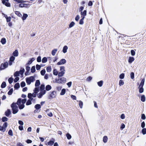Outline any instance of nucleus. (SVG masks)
Returning <instances> with one entry per match:
<instances>
[{"label":"nucleus","mask_w":146,"mask_h":146,"mask_svg":"<svg viewBox=\"0 0 146 146\" xmlns=\"http://www.w3.org/2000/svg\"><path fill=\"white\" fill-rule=\"evenodd\" d=\"M40 85V82L39 80H37L36 81L35 86V87H39V86Z\"/></svg>","instance_id":"19"},{"label":"nucleus","mask_w":146,"mask_h":146,"mask_svg":"<svg viewBox=\"0 0 146 146\" xmlns=\"http://www.w3.org/2000/svg\"><path fill=\"white\" fill-rule=\"evenodd\" d=\"M66 80V79L64 77H62L58 79L59 82H58V84H63L65 83Z\"/></svg>","instance_id":"10"},{"label":"nucleus","mask_w":146,"mask_h":146,"mask_svg":"<svg viewBox=\"0 0 146 146\" xmlns=\"http://www.w3.org/2000/svg\"><path fill=\"white\" fill-rule=\"evenodd\" d=\"M135 60V58L133 57L130 56L129 57L128 62L129 64H131Z\"/></svg>","instance_id":"14"},{"label":"nucleus","mask_w":146,"mask_h":146,"mask_svg":"<svg viewBox=\"0 0 146 146\" xmlns=\"http://www.w3.org/2000/svg\"><path fill=\"white\" fill-rule=\"evenodd\" d=\"M47 72H50L51 71L52 69L51 66H48L46 68Z\"/></svg>","instance_id":"51"},{"label":"nucleus","mask_w":146,"mask_h":146,"mask_svg":"<svg viewBox=\"0 0 146 146\" xmlns=\"http://www.w3.org/2000/svg\"><path fill=\"white\" fill-rule=\"evenodd\" d=\"M15 14L17 15L19 17H22V15L19 11H15Z\"/></svg>","instance_id":"37"},{"label":"nucleus","mask_w":146,"mask_h":146,"mask_svg":"<svg viewBox=\"0 0 146 146\" xmlns=\"http://www.w3.org/2000/svg\"><path fill=\"white\" fill-rule=\"evenodd\" d=\"M81 15L86 16L87 15V10H85L80 12Z\"/></svg>","instance_id":"29"},{"label":"nucleus","mask_w":146,"mask_h":146,"mask_svg":"<svg viewBox=\"0 0 146 146\" xmlns=\"http://www.w3.org/2000/svg\"><path fill=\"white\" fill-rule=\"evenodd\" d=\"M141 101L144 102L145 101V97L144 95H142L141 97Z\"/></svg>","instance_id":"34"},{"label":"nucleus","mask_w":146,"mask_h":146,"mask_svg":"<svg viewBox=\"0 0 146 146\" xmlns=\"http://www.w3.org/2000/svg\"><path fill=\"white\" fill-rule=\"evenodd\" d=\"M25 70L24 68H21L19 72L21 76H23V75L24 72H25Z\"/></svg>","instance_id":"16"},{"label":"nucleus","mask_w":146,"mask_h":146,"mask_svg":"<svg viewBox=\"0 0 146 146\" xmlns=\"http://www.w3.org/2000/svg\"><path fill=\"white\" fill-rule=\"evenodd\" d=\"M130 76L131 78L133 79L134 78V73L133 72H132L130 73Z\"/></svg>","instance_id":"55"},{"label":"nucleus","mask_w":146,"mask_h":146,"mask_svg":"<svg viewBox=\"0 0 146 146\" xmlns=\"http://www.w3.org/2000/svg\"><path fill=\"white\" fill-rule=\"evenodd\" d=\"M2 121L3 122H6L8 120V118L5 116L3 117L1 119Z\"/></svg>","instance_id":"30"},{"label":"nucleus","mask_w":146,"mask_h":146,"mask_svg":"<svg viewBox=\"0 0 146 146\" xmlns=\"http://www.w3.org/2000/svg\"><path fill=\"white\" fill-rule=\"evenodd\" d=\"M124 84V82L123 81L121 80H120L119 81V86H121L123 85Z\"/></svg>","instance_id":"57"},{"label":"nucleus","mask_w":146,"mask_h":146,"mask_svg":"<svg viewBox=\"0 0 146 146\" xmlns=\"http://www.w3.org/2000/svg\"><path fill=\"white\" fill-rule=\"evenodd\" d=\"M11 114V111L9 109H7L5 112V115L7 117H9Z\"/></svg>","instance_id":"12"},{"label":"nucleus","mask_w":146,"mask_h":146,"mask_svg":"<svg viewBox=\"0 0 146 146\" xmlns=\"http://www.w3.org/2000/svg\"><path fill=\"white\" fill-rule=\"evenodd\" d=\"M14 79L12 77H11L9 78L8 81L9 84H11L13 81Z\"/></svg>","instance_id":"39"},{"label":"nucleus","mask_w":146,"mask_h":146,"mask_svg":"<svg viewBox=\"0 0 146 146\" xmlns=\"http://www.w3.org/2000/svg\"><path fill=\"white\" fill-rule=\"evenodd\" d=\"M108 139V137L107 136H104L103 137V142L104 143H106L107 142Z\"/></svg>","instance_id":"27"},{"label":"nucleus","mask_w":146,"mask_h":146,"mask_svg":"<svg viewBox=\"0 0 146 146\" xmlns=\"http://www.w3.org/2000/svg\"><path fill=\"white\" fill-rule=\"evenodd\" d=\"M6 86V83L5 82H3L2 83L1 85V87L2 88H5Z\"/></svg>","instance_id":"41"},{"label":"nucleus","mask_w":146,"mask_h":146,"mask_svg":"<svg viewBox=\"0 0 146 146\" xmlns=\"http://www.w3.org/2000/svg\"><path fill=\"white\" fill-rule=\"evenodd\" d=\"M65 73V72L63 71H60V72L58 74V78L62 76Z\"/></svg>","instance_id":"24"},{"label":"nucleus","mask_w":146,"mask_h":146,"mask_svg":"<svg viewBox=\"0 0 146 146\" xmlns=\"http://www.w3.org/2000/svg\"><path fill=\"white\" fill-rule=\"evenodd\" d=\"M28 17V15L26 13H23V16L21 17L22 20L24 21L26 19L27 17Z\"/></svg>","instance_id":"18"},{"label":"nucleus","mask_w":146,"mask_h":146,"mask_svg":"<svg viewBox=\"0 0 146 146\" xmlns=\"http://www.w3.org/2000/svg\"><path fill=\"white\" fill-rule=\"evenodd\" d=\"M125 125L123 123H122L121 124V126L120 127V129L121 130H122L123 129H124L125 128Z\"/></svg>","instance_id":"58"},{"label":"nucleus","mask_w":146,"mask_h":146,"mask_svg":"<svg viewBox=\"0 0 146 146\" xmlns=\"http://www.w3.org/2000/svg\"><path fill=\"white\" fill-rule=\"evenodd\" d=\"M31 72L32 73H34L36 71L35 67V66H32L31 69Z\"/></svg>","instance_id":"32"},{"label":"nucleus","mask_w":146,"mask_h":146,"mask_svg":"<svg viewBox=\"0 0 146 146\" xmlns=\"http://www.w3.org/2000/svg\"><path fill=\"white\" fill-rule=\"evenodd\" d=\"M14 1L19 3H23L26 2V1L22 0H14Z\"/></svg>","instance_id":"42"},{"label":"nucleus","mask_w":146,"mask_h":146,"mask_svg":"<svg viewBox=\"0 0 146 146\" xmlns=\"http://www.w3.org/2000/svg\"><path fill=\"white\" fill-rule=\"evenodd\" d=\"M66 92V90L65 88L62 89L61 91V92L60 94V95H64Z\"/></svg>","instance_id":"33"},{"label":"nucleus","mask_w":146,"mask_h":146,"mask_svg":"<svg viewBox=\"0 0 146 146\" xmlns=\"http://www.w3.org/2000/svg\"><path fill=\"white\" fill-rule=\"evenodd\" d=\"M68 49V47L67 46L65 45L64 46L63 48L62 49L63 52L64 53H66L67 51V50Z\"/></svg>","instance_id":"20"},{"label":"nucleus","mask_w":146,"mask_h":146,"mask_svg":"<svg viewBox=\"0 0 146 146\" xmlns=\"http://www.w3.org/2000/svg\"><path fill=\"white\" fill-rule=\"evenodd\" d=\"M56 96V92L55 91L50 92L48 97V99H51L55 98Z\"/></svg>","instance_id":"3"},{"label":"nucleus","mask_w":146,"mask_h":146,"mask_svg":"<svg viewBox=\"0 0 146 146\" xmlns=\"http://www.w3.org/2000/svg\"><path fill=\"white\" fill-rule=\"evenodd\" d=\"M39 89L40 91L41 90H44L45 89V85L44 84H42L40 87H39Z\"/></svg>","instance_id":"21"},{"label":"nucleus","mask_w":146,"mask_h":146,"mask_svg":"<svg viewBox=\"0 0 146 146\" xmlns=\"http://www.w3.org/2000/svg\"><path fill=\"white\" fill-rule=\"evenodd\" d=\"M141 130V133L142 134L144 135L146 134V128H143Z\"/></svg>","instance_id":"52"},{"label":"nucleus","mask_w":146,"mask_h":146,"mask_svg":"<svg viewBox=\"0 0 146 146\" xmlns=\"http://www.w3.org/2000/svg\"><path fill=\"white\" fill-rule=\"evenodd\" d=\"M34 108L35 109L39 110L41 108V106L40 104H37L35 105Z\"/></svg>","instance_id":"25"},{"label":"nucleus","mask_w":146,"mask_h":146,"mask_svg":"<svg viewBox=\"0 0 146 146\" xmlns=\"http://www.w3.org/2000/svg\"><path fill=\"white\" fill-rule=\"evenodd\" d=\"M36 69L37 70H39L40 69V68H41V66H40V65L37 64L36 65Z\"/></svg>","instance_id":"62"},{"label":"nucleus","mask_w":146,"mask_h":146,"mask_svg":"<svg viewBox=\"0 0 146 146\" xmlns=\"http://www.w3.org/2000/svg\"><path fill=\"white\" fill-rule=\"evenodd\" d=\"M52 89L51 86L49 85H47L46 86L45 89L46 91H48Z\"/></svg>","instance_id":"22"},{"label":"nucleus","mask_w":146,"mask_h":146,"mask_svg":"<svg viewBox=\"0 0 146 146\" xmlns=\"http://www.w3.org/2000/svg\"><path fill=\"white\" fill-rule=\"evenodd\" d=\"M8 134L10 136H13V132L12 130L11 129H9V130L8 132Z\"/></svg>","instance_id":"56"},{"label":"nucleus","mask_w":146,"mask_h":146,"mask_svg":"<svg viewBox=\"0 0 146 146\" xmlns=\"http://www.w3.org/2000/svg\"><path fill=\"white\" fill-rule=\"evenodd\" d=\"M2 3L7 7H10L11 4L9 2V0H1Z\"/></svg>","instance_id":"5"},{"label":"nucleus","mask_w":146,"mask_h":146,"mask_svg":"<svg viewBox=\"0 0 146 146\" xmlns=\"http://www.w3.org/2000/svg\"><path fill=\"white\" fill-rule=\"evenodd\" d=\"M35 76L36 75L35 74L34 76H31L26 78V81L27 85H30L31 82H33L35 80Z\"/></svg>","instance_id":"2"},{"label":"nucleus","mask_w":146,"mask_h":146,"mask_svg":"<svg viewBox=\"0 0 146 146\" xmlns=\"http://www.w3.org/2000/svg\"><path fill=\"white\" fill-rule=\"evenodd\" d=\"M66 62V61L65 59L62 58L61 59L59 62L57 63V64L58 65L64 64H65Z\"/></svg>","instance_id":"8"},{"label":"nucleus","mask_w":146,"mask_h":146,"mask_svg":"<svg viewBox=\"0 0 146 146\" xmlns=\"http://www.w3.org/2000/svg\"><path fill=\"white\" fill-rule=\"evenodd\" d=\"M57 51V49H53L51 52L53 56H54L56 54V53Z\"/></svg>","instance_id":"45"},{"label":"nucleus","mask_w":146,"mask_h":146,"mask_svg":"<svg viewBox=\"0 0 146 146\" xmlns=\"http://www.w3.org/2000/svg\"><path fill=\"white\" fill-rule=\"evenodd\" d=\"M35 58L34 57L30 58L28 61V62L26 64V65L27 66L31 64L35 60Z\"/></svg>","instance_id":"13"},{"label":"nucleus","mask_w":146,"mask_h":146,"mask_svg":"<svg viewBox=\"0 0 146 146\" xmlns=\"http://www.w3.org/2000/svg\"><path fill=\"white\" fill-rule=\"evenodd\" d=\"M11 107L12 108V112L13 114H15L18 112L19 111L18 107L16 103L13 102L11 105Z\"/></svg>","instance_id":"1"},{"label":"nucleus","mask_w":146,"mask_h":146,"mask_svg":"<svg viewBox=\"0 0 146 146\" xmlns=\"http://www.w3.org/2000/svg\"><path fill=\"white\" fill-rule=\"evenodd\" d=\"M138 88L139 89V92L140 93H142L143 92L144 88L143 87L139 86Z\"/></svg>","instance_id":"28"},{"label":"nucleus","mask_w":146,"mask_h":146,"mask_svg":"<svg viewBox=\"0 0 146 146\" xmlns=\"http://www.w3.org/2000/svg\"><path fill=\"white\" fill-rule=\"evenodd\" d=\"M55 141V139L53 138H52L49 141L47 142V145L49 146H52Z\"/></svg>","instance_id":"11"},{"label":"nucleus","mask_w":146,"mask_h":146,"mask_svg":"<svg viewBox=\"0 0 146 146\" xmlns=\"http://www.w3.org/2000/svg\"><path fill=\"white\" fill-rule=\"evenodd\" d=\"M60 71L64 72L65 71V67L64 66H61L60 67Z\"/></svg>","instance_id":"59"},{"label":"nucleus","mask_w":146,"mask_h":146,"mask_svg":"<svg viewBox=\"0 0 146 146\" xmlns=\"http://www.w3.org/2000/svg\"><path fill=\"white\" fill-rule=\"evenodd\" d=\"M39 90H40L39 89V87H35L33 90V92L36 94H38V93L39 92Z\"/></svg>","instance_id":"31"},{"label":"nucleus","mask_w":146,"mask_h":146,"mask_svg":"<svg viewBox=\"0 0 146 146\" xmlns=\"http://www.w3.org/2000/svg\"><path fill=\"white\" fill-rule=\"evenodd\" d=\"M15 59V57L14 56H12L10 57L8 61L9 66H11L13 62L14 61Z\"/></svg>","instance_id":"7"},{"label":"nucleus","mask_w":146,"mask_h":146,"mask_svg":"<svg viewBox=\"0 0 146 146\" xmlns=\"http://www.w3.org/2000/svg\"><path fill=\"white\" fill-rule=\"evenodd\" d=\"M0 42L2 44H4L6 42V39L5 38H3L1 39Z\"/></svg>","instance_id":"26"},{"label":"nucleus","mask_w":146,"mask_h":146,"mask_svg":"<svg viewBox=\"0 0 146 146\" xmlns=\"http://www.w3.org/2000/svg\"><path fill=\"white\" fill-rule=\"evenodd\" d=\"M66 135L67 139L68 140L72 138L71 135L69 133H67Z\"/></svg>","instance_id":"48"},{"label":"nucleus","mask_w":146,"mask_h":146,"mask_svg":"<svg viewBox=\"0 0 146 146\" xmlns=\"http://www.w3.org/2000/svg\"><path fill=\"white\" fill-rule=\"evenodd\" d=\"M46 90H41L39 93L37 95L38 97L39 98H41L46 93Z\"/></svg>","instance_id":"6"},{"label":"nucleus","mask_w":146,"mask_h":146,"mask_svg":"<svg viewBox=\"0 0 146 146\" xmlns=\"http://www.w3.org/2000/svg\"><path fill=\"white\" fill-rule=\"evenodd\" d=\"M3 127H4V128L5 129H6V128L8 126V123L7 122H5L3 124Z\"/></svg>","instance_id":"63"},{"label":"nucleus","mask_w":146,"mask_h":146,"mask_svg":"<svg viewBox=\"0 0 146 146\" xmlns=\"http://www.w3.org/2000/svg\"><path fill=\"white\" fill-rule=\"evenodd\" d=\"M131 54L132 56H134L135 55V52L133 50H131Z\"/></svg>","instance_id":"64"},{"label":"nucleus","mask_w":146,"mask_h":146,"mask_svg":"<svg viewBox=\"0 0 146 146\" xmlns=\"http://www.w3.org/2000/svg\"><path fill=\"white\" fill-rule=\"evenodd\" d=\"M8 63L7 62H6L4 63L1 64L0 66V71L3 70L7 67Z\"/></svg>","instance_id":"4"},{"label":"nucleus","mask_w":146,"mask_h":146,"mask_svg":"<svg viewBox=\"0 0 146 146\" xmlns=\"http://www.w3.org/2000/svg\"><path fill=\"white\" fill-rule=\"evenodd\" d=\"M20 73L18 71L15 72L14 74V76L15 77H18L20 75Z\"/></svg>","instance_id":"38"},{"label":"nucleus","mask_w":146,"mask_h":146,"mask_svg":"<svg viewBox=\"0 0 146 146\" xmlns=\"http://www.w3.org/2000/svg\"><path fill=\"white\" fill-rule=\"evenodd\" d=\"M103 83V81L101 80L97 82V84L99 87H101L102 86Z\"/></svg>","instance_id":"36"},{"label":"nucleus","mask_w":146,"mask_h":146,"mask_svg":"<svg viewBox=\"0 0 146 146\" xmlns=\"http://www.w3.org/2000/svg\"><path fill=\"white\" fill-rule=\"evenodd\" d=\"M20 84L19 83H16L14 86L15 90H18L20 88Z\"/></svg>","instance_id":"17"},{"label":"nucleus","mask_w":146,"mask_h":146,"mask_svg":"<svg viewBox=\"0 0 146 146\" xmlns=\"http://www.w3.org/2000/svg\"><path fill=\"white\" fill-rule=\"evenodd\" d=\"M75 24L74 21L71 22L69 25V28H70L72 27Z\"/></svg>","instance_id":"46"},{"label":"nucleus","mask_w":146,"mask_h":146,"mask_svg":"<svg viewBox=\"0 0 146 146\" xmlns=\"http://www.w3.org/2000/svg\"><path fill=\"white\" fill-rule=\"evenodd\" d=\"M47 61V58L46 57H44L42 59V62L43 63H45Z\"/></svg>","instance_id":"43"},{"label":"nucleus","mask_w":146,"mask_h":146,"mask_svg":"<svg viewBox=\"0 0 146 146\" xmlns=\"http://www.w3.org/2000/svg\"><path fill=\"white\" fill-rule=\"evenodd\" d=\"M21 98H19L18 99L17 102L16 103V105H19L20 104H21Z\"/></svg>","instance_id":"35"},{"label":"nucleus","mask_w":146,"mask_h":146,"mask_svg":"<svg viewBox=\"0 0 146 146\" xmlns=\"http://www.w3.org/2000/svg\"><path fill=\"white\" fill-rule=\"evenodd\" d=\"M19 108L20 110H22L25 107V106L24 104H21L19 105H18Z\"/></svg>","instance_id":"44"},{"label":"nucleus","mask_w":146,"mask_h":146,"mask_svg":"<svg viewBox=\"0 0 146 146\" xmlns=\"http://www.w3.org/2000/svg\"><path fill=\"white\" fill-rule=\"evenodd\" d=\"M32 104V102L30 101L29 100H28L27 101H26V105L27 106H29V105H30L31 104Z\"/></svg>","instance_id":"54"},{"label":"nucleus","mask_w":146,"mask_h":146,"mask_svg":"<svg viewBox=\"0 0 146 146\" xmlns=\"http://www.w3.org/2000/svg\"><path fill=\"white\" fill-rule=\"evenodd\" d=\"M6 130V129H5L3 127V126H2L1 125H0V131H2L3 132H4Z\"/></svg>","instance_id":"60"},{"label":"nucleus","mask_w":146,"mask_h":146,"mask_svg":"<svg viewBox=\"0 0 146 146\" xmlns=\"http://www.w3.org/2000/svg\"><path fill=\"white\" fill-rule=\"evenodd\" d=\"M13 88H11L9 91L8 92V94L9 95H12L13 93Z\"/></svg>","instance_id":"47"},{"label":"nucleus","mask_w":146,"mask_h":146,"mask_svg":"<svg viewBox=\"0 0 146 146\" xmlns=\"http://www.w3.org/2000/svg\"><path fill=\"white\" fill-rule=\"evenodd\" d=\"M79 104L80 107L81 108H82V106H83V103L81 101H79Z\"/></svg>","instance_id":"61"},{"label":"nucleus","mask_w":146,"mask_h":146,"mask_svg":"<svg viewBox=\"0 0 146 146\" xmlns=\"http://www.w3.org/2000/svg\"><path fill=\"white\" fill-rule=\"evenodd\" d=\"M145 80V79L144 78H143L142 79L141 82L139 86H140L141 87H143V86L144 84Z\"/></svg>","instance_id":"23"},{"label":"nucleus","mask_w":146,"mask_h":146,"mask_svg":"<svg viewBox=\"0 0 146 146\" xmlns=\"http://www.w3.org/2000/svg\"><path fill=\"white\" fill-rule=\"evenodd\" d=\"M20 85L21 87L23 88L25 86L26 83L24 81H23L21 83Z\"/></svg>","instance_id":"50"},{"label":"nucleus","mask_w":146,"mask_h":146,"mask_svg":"<svg viewBox=\"0 0 146 146\" xmlns=\"http://www.w3.org/2000/svg\"><path fill=\"white\" fill-rule=\"evenodd\" d=\"M53 74L54 75L57 76L58 74V72L57 71V70L54 68L53 70Z\"/></svg>","instance_id":"40"},{"label":"nucleus","mask_w":146,"mask_h":146,"mask_svg":"<svg viewBox=\"0 0 146 146\" xmlns=\"http://www.w3.org/2000/svg\"><path fill=\"white\" fill-rule=\"evenodd\" d=\"M30 5L29 3L26 4L24 3H21L19 5V7L23 8V7H29Z\"/></svg>","instance_id":"9"},{"label":"nucleus","mask_w":146,"mask_h":146,"mask_svg":"<svg viewBox=\"0 0 146 146\" xmlns=\"http://www.w3.org/2000/svg\"><path fill=\"white\" fill-rule=\"evenodd\" d=\"M46 72L45 69H43L40 72L41 75L42 76H44Z\"/></svg>","instance_id":"49"},{"label":"nucleus","mask_w":146,"mask_h":146,"mask_svg":"<svg viewBox=\"0 0 146 146\" xmlns=\"http://www.w3.org/2000/svg\"><path fill=\"white\" fill-rule=\"evenodd\" d=\"M125 76V74L123 73L121 74L119 76V78L120 79H123L124 78Z\"/></svg>","instance_id":"53"},{"label":"nucleus","mask_w":146,"mask_h":146,"mask_svg":"<svg viewBox=\"0 0 146 146\" xmlns=\"http://www.w3.org/2000/svg\"><path fill=\"white\" fill-rule=\"evenodd\" d=\"M13 55L14 57H17L19 55V52L16 49L13 53Z\"/></svg>","instance_id":"15"}]
</instances>
